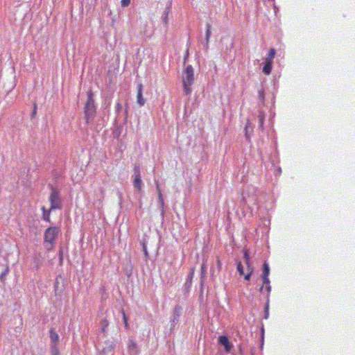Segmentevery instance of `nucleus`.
I'll list each match as a JSON object with an SVG mask.
<instances>
[{"label":"nucleus","instance_id":"obj_1","mask_svg":"<svg viewBox=\"0 0 355 355\" xmlns=\"http://www.w3.org/2000/svg\"><path fill=\"white\" fill-rule=\"evenodd\" d=\"M96 109L94 99V94L92 90L87 92V100L84 106V115L87 123H89L94 119Z\"/></svg>","mask_w":355,"mask_h":355},{"label":"nucleus","instance_id":"obj_2","mask_svg":"<svg viewBox=\"0 0 355 355\" xmlns=\"http://www.w3.org/2000/svg\"><path fill=\"white\" fill-rule=\"evenodd\" d=\"M182 78L184 92L186 95H188L191 92V86L194 82V70L191 65H188L185 68Z\"/></svg>","mask_w":355,"mask_h":355},{"label":"nucleus","instance_id":"obj_3","mask_svg":"<svg viewBox=\"0 0 355 355\" xmlns=\"http://www.w3.org/2000/svg\"><path fill=\"white\" fill-rule=\"evenodd\" d=\"M60 232V228L58 227H49L45 230L44 240L46 247L52 248L54 245Z\"/></svg>","mask_w":355,"mask_h":355},{"label":"nucleus","instance_id":"obj_4","mask_svg":"<svg viewBox=\"0 0 355 355\" xmlns=\"http://www.w3.org/2000/svg\"><path fill=\"white\" fill-rule=\"evenodd\" d=\"M49 202L51 204L50 210L61 209V198L60 192L56 189H53L49 196Z\"/></svg>","mask_w":355,"mask_h":355},{"label":"nucleus","instance_id":"obj_5","mask_svg":"<svg viewBox=\"0 0 355 355\" xmlns=\"http://www.w3.org/2000/svg\"><path fill=\"white\" fill-rule=\"evenodd\" d=\"M134 180H133V184L134 187L140 191L142 188V182L141 179V175H140V169L139 166L138 165H135L134 167Z\"/></svg>","mask_w":355,"mask_h":355},{"label":"nucleus","instance_id":"obj_6","mask_svg":"<svg viewBox=\"0 0 355 355\" xmlns=\"http://www.w3.org/2000/svg\"><path fill=\"white\" fill-rule=\"evenodd\" d=\"M137 103L140 107L144 106L146 103V100L143 97V85L141 83L137 85Z\"/></svg>","mask_w":355,"mask_h":355},{"label":"nucleus","instance_id":"obj_7","mask_svg":"<svg viewBox=\"0 0 355 355\" xmlns=\"http://www.w3.org/2000/svg\"><path fill=\"white\" fill-rule=\"evenodd\" d=\"M218 343L224 346L225 350L227 352H230L232 347V344L229 341L228 338L226 336H219Z\"/></svg>","mask_w":355,"mask_h":355},{"label":"nucleus","instance_id":"obj_8","mask_svg":"<svg viewBox=\"0 0 355 355\" xmlns=\"http://www.w3.org/2000/svg\"><path fill=\"white\" fill-rule=\"evenodd\" d=\"M262 279L263 284H266V287H264V286L262 285L259 288V291L261 293H263L265 289L267 293L269 294L271 291V286H270V280L268 279V276H262Z\"/></svg>","mask_w":355,"mask_h":355},{"label":"nucleus","instance_id":"obj_9","mask_svg":"<svg viewBox=\"0 0 355 355\" xmlns=\"http://www.w3.org/2000/svg\"><path fill=\"white\" fill-rule=\"evenodd\" d=\"M50 333V338L52 342V344H58L59 336L55 332L53 328H51L49 331Z\"/></svg>","mask_w":355,"mask_h":355},{"label":"nucleus","instance_id":"obj_10","mask_svg":"<svg viewBox=\"0 0 355 355\" xmlns=\"http://www.w3.org/2000/svg\"><path fill=\"white\" fill-rule=\"evenodd\" d=\"M42 219L48 223H51L50 213L52 210L46 209L44 207L42 208Z\"/></svg>","mask_w":355,"mask_h":355},{"label":"nucleus","instance_id":"obj_11","mask_svg":"<svg viewBox=\"0 0 355 355\" xmlns=\"http://www.w3.org/2000/svg\"><path fill=\"white\" fill-rule=\"evenodd\" d=\"M108 326H109V322L106 318L103 319L101 321V331L105 334V336L107 334V330Z\"/></svg>","mask_w":355,"mask_h":355},{"label":"nucleus","instance_id":"obj_12","mask_svg":"<svg viewBox=\"0 0 355 355\" xmlns=\"http://www.w3.org/2000/svg\"><path fill=\"white\" fill-rule=\"evenodd\" d=\"M272 64L269 62H265V64L263 67V73L266 75H269L272 71Z\"/></svg>","mask_w":355,"mask_h":355},{"label":"nucleus","instance_id":"obj_13","mask_svg":"<svg viewBox=\"0 0 355 355\" xmlns=\"http://www.w3.org/2000/svg\"><path fill=\"white\" fill-rule=\"evenodd\" d=\"M156 189H157V194H158L159 202L161 206L163 207L164 206V200H163V197H162L160 185L158 182H157V184H156Z\"/></svg>","mask_w":355,"mask_h":355},{"label":"nucleus","instance_id":"obj_14","mask_svg":"<svg viewBox=\"0 0 355 355\" xmlns=\"http://www.w3.org/2000/svg\"><path fill=\"white\" fill-rule=\"evenodd\" d=\"M253 272V267L252 266H248L246 267V273L244 272V279L245 280H250L252 273Z\"/></svg>","mask_w":355,"mask_h":355},{"label":"nucleus","instance_id":"obj_15","mask_svg":"<svg viewBox=\"0 0 355 355\" xmlns=\"http://www.w3.org/2000/svg\"><path fill=\"white\" fill-rule=\"evenodd\" d=\"M276 53V51L275 49H271L269 51L267 58H266V62H269L272 63V60L275 58Z\"/></svg>","mask_w":355,"mask_h":355},{"label":"nucleus","instance_id":"obj_16","mask_svg":"<svg viewBox=\"0 0 355 355\" xmlns=\"http://www.w3.org/2000/svg\"><path fill=\"white\" fill-rule=\"evenodd\" d=\"M51 355H59L58 344H52L51 347Z\"/></svg>","mask_w":355,"mask_h":355},{"label":"nucleus","instance_id":"obj_17","mask_svg":"<svg viewBox=\"0 0 355 355\" xmlns=\"http://www.w3.org/2000/svg\"><path fill=\"white\" fill-rule=\"evenodd\" d=\"M243 259H244L246 267L248 266H252L250 262V255H249V252L248 250H245L244 254H243Z\"/></svg>","mask_w":355,"mask_h":355},{"label":"nucleus","instance_id":"obj_18","mask_svg":"<svg viewBox=\"0 0 355 355\" xmlns=\"http://www.w3.org/2000/svg\"><path fill=\"white\" fill-rule=\"evenodd\" d=\"M270 272V269L268 265L265 263L263 266V272L262 276H268Z\"/></svg>","mask_w":355,"mask_h":355},{"label":"nucleus","instance_id":"obj_19","mask_svg":"<svg viewBox=\"0 0 355 355\" xmlns=\"http://www.w3.org/2000/svg\"><path fill=\"white\" fill-rule=\"evenodd\" d=\"M206 41L207 43L209 42V40L211 35V25L207 24L206 27Z\"/></svg>","mask_w":355,"mask_h":355},{"label":"nucleus","instance_id":"obj_20","mask_svg":"<svg viewBox=\"0 0 355 355\" xmlns=\"http://www.w3.org/2000/svg\"><path fill=\"white\" fill-rule=\"evenodd\" d=\"M236 268H237V270H238V272H239V274H240L241 275H244V268H243V265H242L241 262L239 261V262L237 263V266H236Z\"/></svg>","mask_w":355,"mask_h":355},{"label":"nucleus","instance_id":"obj_21","mask_svg":"<svg viewBox=\"0 0 355 355\" xmlns=\"http://www.w3.org/2000/svg\"><path fill=\"white\" fill-rule=\"evenodd\" d=\"M250 125V121L248 120L247 123L245 127V137L247 138V139H248V140H250V136L248 134V130Z\"/></svg>","mask_w":355,"mask_h":355},{"label":"nucleus","instance_id":"obj_22","mask_svg":"<svg viewBox=\"0 0 355 355\" xmlns=\"http://www.w3.org/2000/svg\"><path fill=\"white\" fill-rule=\"evenodd\" d=\"M122 315H123V319L125 327L128 329H129V324L128 322V318H127L124 311H122Z\"/></svg>","mask_w":355,"mask_h":355},{"label":"nucleus","instance_id":"obj_23","mask_svg":"<svg viewBox=\"0 0 355 355\" xmlns=\"http://www.w3.org/2000/svg\"><path fill=\"white\" fill-rule=\"evenodd\" d=\"M114 349V346L110 345L107 348H104L102 351L103 354H105L108 352L112 351Z\"/></svg>","mask_w":355,"mask_h":355},{"label":"nucleus","instance_id":"obj_24","mask_svg":"<svg viewBox=\"0 0 355 355\" xmlns=\"http://www.w3.org/2000/svg\"><path fill=\"white\" fill-rule=\"evenodd\" d=\"M121 6L127 7L130 4V0H121Z\"/></svg>","mask_w":355,"mask_h":355},{"label":"nucleus","instance_id":"obj_25","mask_svg":"<svg viewBox=\"0 0 355 355\" xmlns=\"http://www.w3.org/2000/svg\"><path fill=\"white\" fill-rule=\"evenodd\" d=\"M128 347L130 349L136 348V343L133 340H130L128 343Z\"/></svg>","mask_w":355,"mask_h":355},{"label":"nucleus","instance_id":"obj_26","mask_svg":"<svg viewBox=\"0 0 355 355\" xmlns=\"http://www.w3.org/2000/svg\"><path fill=\"white\" fill-rule=\"evenodd\" d=\"M217 267H218V269L220 270L221 269V267H222V263H221V261L220 260V259L218 257H217Z\"/></svg>","mask_w":355,"mask_h":355},{"label":"nucleus","instance_id":"obj_27","mask_svg":"<svg viewBox=\"0 0 355 355\" xmlns=\"http://www.w3.org/2000/svg\"><path fill=\"white\" fill-rule=\"evenodd\" d=\"M201 272L202 275H205V273L206 272V266L205 263H202L201 266Z\"/></svg>","mask_w":355,"mask_h":355},{"label":"nucleus","instance_id":"obj_28","mask_svg":"<svg viewBox=\"0 0 355 355\" xmlns=\"http://www.w3.org/2000/svg\"><path fill=\"white\" fill-rule=\"evenodd\" d=\"M116 109L117 112H120L121 110L122 106H121V103H116Z\"/></svg>","mask_w":355,"mask_h":355},{"label":"nucleus","instance_id":"obj_29","mask_svg":"<svg viewBox=\"0 0 355 355\" xmlns=\"http://www.w3.org/2000/svg\"><path fill=\"white\" fill-rule=\"evenodd\" d=\"M143 250H144V252L146 257H148V252H147L146 246L145 245V244H143Z\"/></svg>","mask_w":355,"mask_h":355},{"label":"nucleus","instance_id":"obj_30","mask_svg":"<svg viewBox=\"0 0 355 355\" xmlns=\"http://www.w3.org/2000/svg\"><path fill=\"white\" fill-rule=\"evenodd\" d=\"M58 278H56L55 282V291L58 290Z\"/></svg>","mask_w":355,"mask_h":355},{"label":"nucleus","instance_id":"obj_31","mask_svg":"<svg viewBox=\"0 0 355 355\" xmlns=\"http://www.w3.org/2000/svg\"><path fill=\"white\" fill-rule=\"evenodd\" d=\"M194 274V268H191V272H190V278L191 279L193 277V275Z\"/></svg>","mask_w":355,"mask_h":355},{"label":"nucleus","instance_id":"obj_32","mask_svg":"<svg viewBox=\"0 0 355 355\" xmlns=\"http://www.w3.org/2000/svg\"><path fill=\"white\" fill-rule=\"evenodd\" d=\"M260 125H262L263 123V116H261L259 119Z\"/></svg>","mask_w":355,"mask_h":355}]
</instances>
